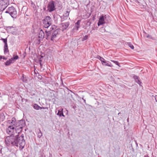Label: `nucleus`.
Masks as SVG:
<instances>
[{
  "label": "nucleus",
  "instance_id": "1",
  "mask_svg": "<svg viewBox=\"0 0 157 157\" xmlns=\"http://www.w3.org/2000/svg\"><path fill=\"white\" fill-rule=\"evenodd\" d=\"M24 134L21 136L19 134L14 136H7L5 140V143L7 146L11 145L19 147V149L22 150L24 147L25 142L24 139Z\"/></svg>",
  "mask_w": 157,
  "mask_h": 157
},
{
  "label": "nucleus",
  "instance_id": "2",
  "mask_svg": "<svg viewBox=\"0 0 157 157\" xmlns=\"http://www.w3.org/2000/svg\"><path fill=\"white\" fill-rule=\"evenodd\" d=\"M59 31V29H57L56 30L53 31H45L46 33V36H47L46 39H48L51 37V40L54 41L57 35L58 34Z\"/></svg>",
  "mask_w": 157,
  "mask_h": 157
},
{
  "label": "nucleus",
  "instance_id": "3",
  "mask_svg": "<svg viewBox=\"0 0 157 157\" xmlns=\"http://www.w3.org/2000/svg\"><path fill=\"white\" fill-rule=\"evenodd\" d=\"M25 122L24 120H21L18 121H16L15 126V130L18 134L22 131V128L25 126Z\"/></svg>",
  "mask_w": 157,
  "mask_h": 157
},
{
  "label": "nucleus",
  "instance_id": "4",
  "mask_svg": "<svg viewBox=\"0 0 157 157\" xmlns=\"http://www.w3.org/2000/svg\"><path fill=\"white\" fill-rule=\"evenodd\" d=\"M5 13H9L13 18H16L17 16V10L13 6L9 7L6 9Z\"/></svg>",
  "mask_w": 157,
  "mask_h": 157
},
{
  "label": "nucleus",
  "instance_id": "5",
  "mask_svg": "<svg viewBox=\"0 0 157 157\" xmlns=\"http://www.w3.org/2000/svg\"><path fill=\"white\" fill-rule=\"evenodd\" d=\"M42 22L44 27L48 28L52 25V19L49 16H47L42 20Z\"/></svg>",
  "mask_w": 157,
  "mask_h": 157
},
{
  "label": "nucleus",
  "instance_id": "6",
  "mask_svg": "<svg viewBox=\"0 0 157 157\" xmlns=\"http://www.w3.org/2000/svg\"><path fill=\"white\" fill-rule=\"evenodd\" d=\"M55 4L54 1L52 0L50 1L47 6V11L51 13L55 10L56 9Z\"/></svg>",
  "mask_w": 157,
  "mask_h": 157
},
{
  "label": "nucleus",
  "instance_id": "7",
  "mask_svg": "<svg viewBox=\"0 0 157 157\" xmlns=\"http://www.w3.org/2000/svg\"><path fill=\"white\" fill-rule=\"evenodd\" d=\"M44 36V33L42 29H40L38 34V37L39 39L37 40L36 43L39 44L40 42V40H42Z\"/></svg>",
  "mask_w": 157,
  "mask_h": 157
},
{
  "label": "nucleus",
  "instance_id": "8",
  "mask_svg": "<svg viewBox=\"0 0 157 157\" xmlns=\"http://www.w3.org/2000/svg\"><path fill=\"white\" fill-rule=\"evenodd\" d=\"M15 130V127L13 126H8L6 129V133L10 136H13L14 131Z\"/></svg>",
  "mask_w": 157,
  "mask_h": 157
},
{
  "label": "nucleus",
  "instance_id": "9",
  "mask_svg": "<svg viewBox=\"0 0 157 157\" xmlns=\"http://www.w3.org/2000/svg\"><path fill=\"white\" fill-rule=\"evenodd\" d=\"M6 28L7 32L13 34L16 30V27L13 26H7Z\"/></svg>",
  "mask_w": 157,
  "mask_h": 157
},
{
  "label": "nucleus",
  "instance_id": "10",
  "mask_svg": "<svg viewBox=\"0 0 157 157\" xmlns=\"http://www.w3.org/2000/svg\"><path fill=\"white\" fill-rule=\"evenodd\" d=\"M16 121V119L15 117H13L11 120L8 121L7 123L10 124L8 126H13V127H15Z\"/></svg>",
  "mask_w": 157,
  "mask_h": 157
},
{
  "label": "nucleus",
  "instance_id": "11",
  "mask_svg": "<svg viewBox=\"0 0 157 157\" xmlns=\"http://www.w3.org/2000/svg\"><path fill=\"white\" fill-rule=\"evenodd\" d=\"M133 77L136 82L138 83L140 86H142L141 84L142 83L139 76L135 75H133Z\"/></svg>",
  "mask_w": 157,
  "mask_h": 157
},
{
  "label": "nucleus",
  "instance_id": "12",
  "mask_svg": "<svg viewBox=\"0 0 157 157\" xmlns=\"http://www.w3.org/2000/svg\"><path fill=\"white\" fill-rule=\"evenodd\" d=\"M61 25L62 27V31H63L68 28L70 25V22H65L64 23H61Z\"/></svg>",
  "mask_w": 157,
  "mask_h": 157
},
{
  "label": "nucleus",
  "instance_id": "13",
  "mask_svg": "<svg viewBox=\"0 0 157 157\" xmlns=\"http://www.w3.org/2000/svg\"><path fill=\"white\" fill-rule=\"evenodd\" d=\"M104 17L103 15L101 16L100 17L98 22V25L100 26L104 24Z\"/></svg>",
  "mask_w": 157,
  "mask_h": 157
},
{
  "label": "nucleus",
  "instance_id": "14",
  "mask_svg": "<svg viewBox=\"0 0 157 157\" xmlns=\"http://www.w3.org/2000/svg\"><path fill=\"white\" fill-rule=\"evenodd\" d=\"M8 6L6 4L0 1V11L4 10Z\"/></svg>",
  "mask_w": 157,
  "mask_h": 157
},
{
  "label": "nucleus",
  "instance_id": "15",
  "mask_svg": "<svg viewBox=\"0 0 157 157\" xmlns=\"http://www.w3.org/2000/svg\"><path fill=\"white\" fill-rule=\"evenodd\" d=\"M101 64L103 66H107L111 67H113V65L109 61H106L105 60L102 62Z\"/></svg>",
  "mask_w": 157,
  "mask_h": 157
},
{
  "label": "nucleus",
  "instance_id": "16",
  "mask_svg": "<svg viewBox=\"0 0 157 157\" xmlns=\"http://www.w3.org/2000/svg\"><path fill=\"white\" fill-rule=\"evenodd\" d=\"M63 109H60L58 111V113L57 114L60 117H64L65 116L64 115L63 113Z\"/></svg>",
  "mask_w": 157,
  "mask_h": 157
},
{
  "label": "nucleus",
  "instance_id": "17",
  "mask_svg": "<svg viewBox=\"0 0 157 157\" xmlns=\"http://www.w3.org/2000/svg\"><path fill=\"white\" fill-rule=\"evenodd\" d=\"M14 61H12V59H10L8 60H7L5 63V65L6 66H9L10 65L11 63H13L14 62Z\"/></svg>",
  "mask_w": 157,
  "mask_h": 157
},
{
  "label": "nucleus",
  "instance_id": "18",
  "mask_svg": "<svg viewBox=\"0 0 157 157\" xmlns=\"http://www.w3.org/2000/svg\"><path fill=\"white\" fill-rule=\"evenodd\" d=\"M4 54H5L9 52V51L8 48L7 44H4Z\"/></svg>",
  "mask_w": 157,
  "mask_h": 157
},
{
  "label": "nucleus",
  "instance_id": "19",
  "mask_svg": "<svg viewBox=\"0 0 157 157\" xmlns=\"http://www.w3.org/2000/svg\"><path fill=\"white\" fill-rule=\"evenodd\" d=\"M5 118V117L4 113H2L0 115V121H3Z\"/></svg>",
  "mask_w": 157,
  "mask_h": 157
},
{
  "label": "nucleus",
  "instance_id": "20",
  "mask_svg": "<svg viewBox=\"0 0 157 157\" xmlns=\"http://www.w3.org/2000/svg\"><path fill=\"white\" fill-rule=\"evenodd\" d=\"M68 17L65 16L64 15H63V16L60 17L61 18V22H63L67 20V19Z\"/></svg>",
  "mask_w": 157,
  "mask_h": 157
},
{
  "label": "nucleus",
  "instance_id": "21",
  "mask_svg": "<svg viewBox=\"0 0 157 157\" xmlns=\"http://www.w3.org/2000/svg\"><path fill=\"white\" fill-rule=\"evenodd\" d=\"M57 26L55 25H52L51 27L50 28V31H53L57 29Z\"/></svg>",
  "mask_w": 157,
  "mask_h": 157
},
{
  "label": "nucleus",
  "instance_id": "22",
  "mask_svg": "<svg viewBox=\"0 0 157 157\" xmlns=\"http://www.w3.org/2000/svg\"><path fill=\"white\" fill-rule=\"evenodd\" d=\"M37 135L38 137L39 138H40L42 136V133L40 130V129H39V132H37Z\"/></svg>",
  "mask_w": 157,
  "mask_h": 157
},
{
  "label": "nucleus",
  "instance_id": "23",
  "mask_svg": "<svg viewBox=\"0 0 157 157\" xmlns=\"http://www.w3.org/2000/svg\"><path fill=\"white\" fill-rule=\"evenodd\" d=\"M0 1L7 5L9 4V0H0Z\"/></svg>",
  "mask_w": 157,
  "mask_h": 157
},
{
  "label": "nucleus",
  "instance_id": "24",
  "mask_svg": "<svg viewBox=\"0 0 157 157\" xmlns=\"http://www.w3.org/2000/svg\"><path fill=\"white\" fill-rule=\"evenodd\" d=\"M33 107L35 109L38 110L39 108V106L36 104H35L33 105Z\"/></svg>",
  "mask_w": 157,
  "mask_h": 157
},
{
  "label": "nucleus",
  "instance_id": "25",
  "mask_svg": "<svg viewBox=\"0 0 157 157\" xmlns=\"http://www.w3.org/2000/svg\"><path fill=\"white\" fill-rule=\"evenodd\" d=\"M111 61L113 62L116 65H117L118 66H120L119 65V63L118 61H115L113 60H111Z\"/></svg>",
  "mask_w": 157,
  "mask_h": 157
},
{
  "label": "nucleus",
  "instance_id": "26",
  "mask_svg": "<svg viewBox=\"0 0 157 157\" xmlns=\"http://www.w3.org/2000/svg\"><path fill=\"white\" fill-rule=\"evenodd\" d=\"M19 57L18 56L16 55L15 56L13 57V58H12L11 59H12V61H14V60H16L18 59Z\"/></svg>",
  "mask_w": 157,
  "mask_h": 157
},
{
  "label": "nucleus",
  "instance_id": "27",
  "mask_svg": "<svg viewBox=\"0 0 157 157\" xmlns=\"http://www.w3.org/2000/svg\"><path fill=\"white\" fill-rule=\"evenodd\" d=\"M88 38V36L87 35H85L84 36L82 39V41H84L85 40H86Z\"/></svg>",
  "mask_w": 157,
  "mask_h": 157
},
{
  "label": "nucleus",
  "instance_id": "28",
  "mask_svg": "<svg viewBox=\"0 0 157 157\" xmlns=\"http://www.w3.org/2000/svg\"><path fill=\"white\" fill-rule=\"evenodd\" d=\"M2 40L3 41V42L4 43V44H7V40L6 38L5 39H3L2 38Z\"/></svg>",
  "mask_w": 157,
  "mask_h": 157
},
{
  "label": "nucleus",
  "instance_id": "29",
  "mask_svg": "<svg viewBox=\"0 0 157 157\" xmlns=\"http://www.w3.org/2000/svg\"><path fill=\"white\" fill-rule=\"evenodd\" d=\"M128 45L132 49H133L134 48V46L132 45V44H131V43L129 42L128 44Z\"/></svg>",
  "mask_w": 157,
  "mask_h": 157
},
{
  "label": "nucleus",
  "instance_id": "30",
  "mask_svg": "<svg viewBox=\"0 0 157 157\" xmlns=\"http://www.w3.org/2000/svg\"><path fill=\"white\" fill-rule=\"evenodd\" d=\"M69 14V11H67L63 15L66 17H68Z\"/></svg>",
  "mask_w": 157,
  "mask_h": 157
},
{
  "label": "nucleus",
  "instance_id": "31",
  "mask_svg": "<svg viewBox=\"0 0 157 157\" xmlns=\"http://www.w3.org/2000/svg\"><path fill=\"white\" fill-rule=\"evenodd\" d=\"M81 22V20H78L75 23V25H77L78 26H79Z\"/></svg>",
  "mask_w": 157,
  "mask_h": 157
},
{
  "label": "nucleus",
  "instance_id": "32",
  "mask_svg": "<svg viewBox=\"0 0 157 157\" xmlns=\"http://www.w3.org/2000/svg\"><path fill=\"white\" fill-rule=\"evenodd\" d=\"M80 27V26H76V25H75V26L74 27V28H73V30H74L75 29H76V30H78V28Z\"/></svg>",
  "mask_w": 157,
  "mask_h": 157
},
{
  "label": "nucleus",
  "instance_id": "33",
  "mask_svg": "<svg viewBox=\"0 0 157 157\" xmlns=\"http://www.w3.org/2000/svg\"><path fill=\"white\" fill-rule=\"evenodd\" d=\"M147 37L150 39H154L149 34H148L147 36Z\"/></svg>",
  "mask_w": 157,
  "mask_h": 157
},
{
  "label": "nucleus",
  "instance_id": "34",
  "mask_svg": "<svg viewBox=\"0 0 157 157\" xmlns=\"http://www.w3.org/2000/svg\"><path fill=\"white\" fill-rule=\"evenodd\" d=\"M30 94L32 96H34L35 95V93L33 92V91H32L30 92H29Z\"/></svg>",
  "mask_w": 157,
  "mask_h": 157
},
{
  "label": "nucleus",
  "instance_id": "35",
  "mask_svg": "<svg viewBox=\"0 0 157 157\" xmlns=\"http://www.w3.org/2000/svg\"><path fill=\"white\" fill-rule=\"evenodd\" d=\"M99 59L101 61V63L102 62L104 61L105 59L104 58L101 57H100V59Z\"/></svg>",
  "mask_w": 157,
  "mask_h": 157
},
{
  "label": "nucleus",
  "instance_id": "36",
  "mask_svg": "<svg viewBox=\"0 0 157 157\" xmlns=\"http://www.w3.org/2000/svg\"><path fill=\"white\" fill-rule=\"evenodd\" d=\"M27 81V80L25 78H24V75H23V81L24 82H26Z\"/></svg>",
  "mask_w": 157,
  "mask_h": 157
},
{
  "label": "nucleus",
  "instance_id": "37",
  "mask_svg": "<svg viewBox=\"0 0 157 157\" xmlns=\"http://www.w3.org/2000/svg\"><path fill=\"white\" fill-rule=\"evenodd\" d=\"M48 108L46 107H42V109H48Z\"/></svg>",
  "mask_w": 157,
  "mask_h": 157
},
{
  "label": "nucleus",
  "instance_id": "38",
  "mask_svg": "<svg viewBox=\"0 0 157 157\" xmlns=\"http://www.w3.org/2000/svg\"><path fill=\"white\" fill-rule=\"evenodd\" d=\"M82 99L83 100V101L86 104V100L83 97L82 98Z\"/></svg>",
  "mask_w": 157,
  "mask_h": 157
},
{
  "label": "nucleus",
  "instance_id": "39",
  "mask_svg": "<svg viewBox=\"0 0 157 157\" xmlns=\"http://www.w3.org/2000/svg\"><path fill=\"white\" fill-rule=\"evenodd\" d=\"M100 57H101V56H97V58L98 59H100Z\"/></svg>",
  "mask_w": 157,
  "mask_h": 157
},
{
  "label": "nucleus",
  "instance_id": "40",
  "mask_svg": "<svg viewBox=\"0 0 157 157\" xmlns=\"http://www.w3.org/2000/svg\"><path fill=\"white\" fill-rule=\"evenodd\" d=\"M2 59L5 60H6L7 58L5 57H2Z\"/></svg>",
  "mask_w": 157,
  "mask_h": 157
},
{
  "label": "nucleus",
  "instance_id": "41",
  "mask_svg": "<svg viewBox=\"0 0 157 157\" xmlns=\"http://www.w3.org/2000/svg\"><path fill=\"white\" fill-rule=\"evenodd\" d=\"M144 157H149L147 155H144Z\"/></svg>",
  "mask_w": 157,
  "mask_h": 157
},
{
  "label": "nucleus",
  "instance_id": "42",
  "mask_svg": "<svg viewBox=\"0 0 157 157\" xmlns=\"http://www.w3.org/2000/svg\"><path fill=\"white\" fill-rule=\"evenodd\" d=\"M39 61L40 62H41L42 61V60H41V58L39 59Z\"/></svg>",
  "mask_w": 157,
  "mask_h": 157
},
{
  "label": "nucleus",
  "instance_id": "43",
  "mask_svg": "<svg viewBox=\"0 0 157 157\" xmlns=\"http://www.w3.org/2000/svg\"><path fill=\"white\" fill-rule=\"evenodd\" d=\"M42 76H40V77H39V78L40 79H41L42 78Z\"/></svg>",
  "mask_w": 157,
  "mask_h": 157
},
{
  "label": "nucleus",
  "instance_id": "44",
  "mask_svg": "<svg viewBox=\"0 0 157 157\" xmlns=\"http://www.w3.org/2000/svg\"><path fill=\"white\" fill-rule=\"evenodd\" d=\"M42 109V107H40L39 106V109Z\"/></svg>",
  "mask_w": 157,
  "mask_h": 157
},
{
  "label": "nucleus",
  "instance_id": "45",
  "mask_svg": "<svg viewBox=\"0 0 157 157\" xmlns=\"http://www.w3.org/2000/svg\"><path fill=\"white\" fill-rule=\"evenodd\" d=\"M156 97H157V96H155V100L157 102V100H156Z\"/></svg>",
  "mask_w": 157,
  "mask_h": 157
},
{
  "label": "nucleus",
  "instance_id": "46",
  "mask_svg": "<svg viewBox=\"0 0 157 157\" xmlns=\"http://www.w3.org/2000/svg\"><path fill=\"white\" fill-rule=\"evenodd\" d=\"M2 59V56H0V59Z\"/></svg>",
  "mask_w": 157,
  "mask_h": 157
},
{
  "label": "nucleus",
  "instance_id": "47",
  "mask_svg": "<svg viewBox=\"0 0 157 157\" xmlns=\"http://www.w3.org/2000/svg\"><path fill=\"white\" fill-rule=\"evenodd\" d=\"M43 9H44V10H46V8L45 7H44V8H43Z\"/></svg>",
  "mask_w": 157,
  "mask_h": 157
},
{
  "label": "nucleus",
  "instance_id": "48",
  "mask_svg": "<svg viewBox=\"0 0 157 157\" xmlns=\"http://www.w3.org/2000/svg\"><path fill=\"white\" fill-rule=\"evenodd\" d=\"M40 64L41 67L42 66V64H41V62H40Z\"/></svg>",
  "mask_w": 157,
  "mask_h": 157
},
{
  "label": "nucleus",
  "instance_id": "49",
  "mask_svg": "<svg viewBox=\"0 0 157 157\" xmlns=\"http://www.w3.org/2000/svg\"><path fill=\"white\" fill-rule=\"evenodd\" d=\"M120 114H121V113H119L118 114V115H119Z\"/></svg>",
  "mask_w": 157,
  "mask_h": 157
},
{
  "label": "nucleus",
  "instance_id": "50",
  "mask_svg": "<svg viewBox=\"0 0 157 157\" xmlns=\"http://www.w3.org/2000/svg\"><path fill=\"white\" fill-rule=\"evenodd\" d=\"M43 57V56H41V58H42Z\"/></svg>",
  "mask_w": 157,
  "mask_h": 157
},
{
  "label": "nucleus",
  "instance_id": "51",
  "mask_svg": "<svg viewBox=\"0 0 157 157\" xmlns=\"http://www.w3.org/2000/svg\"><path fill=\"white\" fill-rule=\"evenodd\" d=\"M128 121V118L127 119V121Z\"/></svg>",
  "mask_w": 157,
  "mask_h": 157
},
{
  "label": "nucleus",
  "instance_id": "52",
  "mask_svg": "<svg viewBox=\"0 0 157 157\" xmlns=\"http://www.w3.org/2000/svg\"><path fill=\"white\" fill-rule=\"evenodd\" d=\"M138 0H136V1H137Z\"/></svg>",
  "mask_w": 157,
  "mask_h": 157
},
{
  "label": "nucleus",
  "instance_id": "53",
  "mask_svg": "<svg viewBox=\"0 0 157 157\" xmlns=\"http://www.w3.org/2000/svg\"><path fill=\"white\" fill-rule=\"evenodd\" d=\"M1 94V93H0V95Z\"/></svg>",
  "mask_w": 157,
  "mask_h": 157
}]
</instances>
